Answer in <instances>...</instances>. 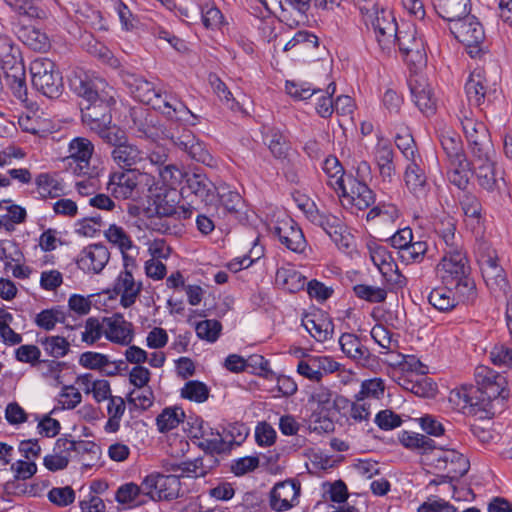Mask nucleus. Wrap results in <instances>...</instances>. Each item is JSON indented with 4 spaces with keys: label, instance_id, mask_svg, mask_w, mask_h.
Here are the masks:
<instances>
[{
    "label": "nucleus",
    "instance_id": "nucleus-1",
    "mask_svg": "<svg viewBox=\"0 0 512 512\" xmlns=\"http://www.w3.org/2000/svg\"><path fill=\"white\" fill-rule=\"evenodd\" d=\"M71 88L87 105L81 108L83 124L95 132L102 141L108 135L120 129L118 125H112V108L116 104L115 89L105 79L90 76L86 73L75 76L71 80Z\"/></svg>",
    "mask_w": 512,
    "mask_h": 512
},
{
    "label": "nucleus",
    "instance_id": "nucleus-2",
    "mask_svg": "<svg viewBox=\"0 0 512 512\" xmlns=\"http://www.w3.org/2000/svg\"><path fill=\"white\" fill-rule=\"evenodd\" d=\"M476 386H463L456 395L462 400V408L480 419H491L500 413L509 398L506 377L492 368L479 365L475 368Z\"/></svg>",
    "mask_w": 512,
    "mask_h": 512
},
{
    "label": "nucleus",
    "instance_id": "nucleus-3",
    "mask_svg": "<svg viewBox=\"0 0 512 512\" xmlns=\"http://www.w3.org/2000/svg\"><path fill=\"white\" fill-rule=\"evenodd\" d=\"M119 76L134 99L150 105L167 120L181 125L195 126L198 124V116L176 94L162 91L142 75L125 69H120Z\"/></svg>",
    "mask_w": 512,
    "mask_h": 512
},
{
    "label": "nucleus",
    "instance_id": "nucleus-4",
    "mask_svg": "<svg viewBox=\"0 0 512 512\" xmlns=\"http://www.w3.org/2000/svg\"><path fill=\"white\" fill-rule=\"evenodd\" d=\"M103 142L110 149L113 163L121 170L145 169L148 157L146 151L132 143L124 129L120 128L115 130V133H110Z\"/></svg>",
    "mask_w": 512,
    "mask_h": 512
},
{
    "label": "nucleus",
    "instance_id": "nucleus-5",
    "mask_svg": "<svg viewBox=\"0 0 512 512\" xmlns=\"http://www.w3.org/2000/svg\"><path fill=\"white\" fill-rule=\"evenodd\" d=\"M33 87L49 99L59 98L64 90L63 78L56 64L47 58H40L30 64Z\"/></svg>",
    "mask_w": 512,
    "mask_h": 512
},
{
    "label": "nucleus",
    "instance_id": "nucleus-6",
    "mask_svg": "<svg viewBox=\"0 0 512 512\" xmlns=\"http://www.w3.org/2000/svg\"><path fill=\"white\" fill-rule=\"evenodd\" d=\"M142 182H145L146 185H152L154 184V178L141 172L140 169L116 171L109 176L107 190L116 199H135L142 193L140 190Z\"/></svg>",
    "mask_w": 512,
    "mask_h": 512
},
{
    "label": "nucleus",
    "instance_id": "nucleus-7",
    "mask_svg": "<svg viewBox=\"0 0 512 512\" xmlns=\"http://www.w3.org/2000/svg\"><path fill=\"white\" fill-rule=\"evenodd\" d=\"M449 30L467 48L471 57H475L482 51L481 45L485 39L484 29L478 19L470 15V12L452 22Z\"/></svg>",
    "mask_w": 512,
    "mask_h": 512
},
{
    "label": "nucleus",
    "instance_id": "nucleus-8",
    "mask_svg": "<svg viewBox=\"0 0 512 512\" xmlns=\"http://www.w3.org/2000/svg\"><path fill=\"white\" fill-rule=\"evenodd\" d=\"M465 93L471 105L485 110L498 97L496 83H490L482 68L474 69L465 83Z\"/></svg>",
    "mask_w": 512,
    "mask_h": 512
},
{
    "label": "nucleus",
    "instance_id": "nucleus-9",
    "mask_svg": "<svg viewBox=\"0 0 512 512\" xmlns=\"http://www.w3.org/2000/svg\"><path fill=\"white\" fill-rule=\"evenodd\" d=\"M181 481L179 476L152 472L144 477V496L153 501H171L180 496Z\"/></svg>",
    "mask_w": 512,
    "mask_h": 512
},
{
    "label": "nucleus",
    "instance_id": "nucleus-10",
    "mask_svg": "<svg viewBox=\"0 0 512 512\" xmlns=\"http://www.w3.org/2000/svg\"><path fill=\"white\" fill-rule=\"evenodd\" d=\"M461 125L474 160H487L488 155H495L489 131L483 122L465 117Z\"/></svg>",
    "mask_w": 512,
    "mask_h": 512
},
{
    "label": "nucleus",
    "instance_id": "nucleus-11",
    "mask_svg": "<svg viewBox=\"0 0 512 512\" xmlns=\"http://www.w3.org/2000/svg\"><path fill=\"white\" fill-rule=\"evenodd\" d=\"M182 190H187L208 210L215 208V203L219 200V188L204 173L186 174V185Z\"/></svg>",
    "mask_w": 512,
    "mask_h": 512
},
{
    "label": "nucleus",
    "instance_id": "nucleus-12",
    "mask_svg": "<svg viewBox=\"0 0 512 512\" xmlns=\"http://www.w3.org/2000/svg\"><path fill=\"white\" fill-rule=\"evenodd\" d=\"M394 39L407 63L414 66H421L426 63L425 44L423 39L417 35L415 28L400 30V33Z\"/></svg>",
    "mask_w": 512,
    "mask_h": 512
},
{
    "label": "nucleus",
    "instance_id": "nucleus-13",
    "mask_svg": "<svg viewBox=\"0 0 512 512\" xmlns=\"http://www.w3.org/2000/svg\"><path fill=\"white\" fill-rule=\"evenodd\" d=\"M301 484L298 480L287 479L274 485L269 493V505L272 510L283 512L299 503Z\"/></svg>",
    "mask_w": 512,
    "mask_h": 512
},
{
    "label": "nucleus",
    "instance_id": "nucleus-14",
    "mask_svg": "<svg viewBox=\"0 0 512 512\" xmlns=\"http://www.w3.org/2000/svg\"><path fill=\"white\" fill-rule=\"evenodd\" d=\"M437 268L441 272V278L446 285H453V280L471 274V267L465 250L443 254Z\"/></svg>",
    "mask_w": 512,
    "mask_h": 512
},
{
    "label": "nucleus",
    "instance_id": "nucleus-15",
    "mask_svg": "<svg viewBox=\"0 0 512 512\" xmlns=\"http://www.w3.org/2000/svg\"><path fill=\"white\" fill-rule=\"evenodd\" d=\"M270 231L287 249L296 253L304 251L306 247L304 234L292 218L286 217L278 220L270 228Z\"/></svg>",
    "mask_w": 512,
    "mask_h": 512
},
{
    "label": "nucleus",
    "instance_id": "nucleus-16",
    "mask_svg": "<svg viewBox=\"0 0 512 512\" xmlns=\"http://www.w3.org/2000/svg\"><path fill=\"white\" fill-rule=\"evenodd\" d=\"M110 259L108 248L101 244H90L85 247L76 259V264L85 273H100Z\"/></svg>",
    "mask_w": 512,
    "mask_h": 512
},
{
    "label": "nucleus",
    "instance_id": "nucleus-17",
    "mask_svg": "<svg viewBox=\"0 0 512 512\" xmlns=\"http://www.w3.org/2000/svg\"><path fill=\"white\" fill-rule=\"evenodd\" d=\"M104 335L112 343L127 346L134 339L133 324L127 321L123 314L114 313L111 317H104Z\"/></svg>",
    "mask_w": 512,
    "mask_h": 512
},
{
    "label": "nucleus",
    "instance_id": "nucleus-18",
    "mask_svg": "<svg viewBox=\"0 0 512 512\" xmlns=\"http://www.w3.org/2000/svg\"><path fill=\"white\" fill-rule=\"evenodd\" d=\"M376 40L382 51H390L392 45L395 44V37L400 33L397 23L390 12L382 9L376 13L375 19L372 21Z\"/></svg>",
    "mask_w": 512,
    "mask_h": 512
},
{
    "label": "nucleus",
    "instance_id": "nucleus-19",
    "mask_svg": "<svg viewBox=\"0 0 512 512\" xmlns=\"http://www.w3.org/2000/svg\"><path fill=\"white\" fill-rule=\"evenodd\" d=\"M495 155H488L487 160H474V174L478 185L487 192L499 190V181L503 176L496 167Z\"/></svg>",
    "mask_w": 512,
    "mask_h": 512
},
{
    "label": "nucleus",
    "instance_id": "nucleus-20",
    "mask_svg": "<svg viewBox=\"0 0 512 512\" xmlns=\"http://www.w3.org/2000/svg\"><path fill=\"white\" fill-rule=\"evenodd\" d=\"M70 158L75 162L73 172L79 176L89 174L94 145L86 138H74L69 145Z\"/></svg>",
    "mask_w": 512,
    "mask_h": 512
},
{
    "label": "nucleus",
    "instance_id": "nucleus-21",
    "mask_svg": "<svg viewBox=\"0 0 512 512\" xmlns=\"http://www.w3.org/2000/svg\"><path fill=\"white\" fill-rule=\"evenodd\" d=\"M141 291L142 283H136L133 273H130L129 271H121L115 279L113 292L117 295H121L120 304L124 308L131 307L135 303Z\"/></svg>",
    "mask_w": 512,
    "mask_h": 512
},
{
    "label": "nucleus",
    "instance_id": "nucleus-22",
    "mask_svg": "<svg viewBox=\"0 0 512 512\" xmlns=\"http://www.w3.org/2000/svg\"><path fill=\"white\" fill-rule=\"evenodd\" d=\"M421 164V157L410 160L404 173L405 184L416 197L425 196L429 189L427 176Z\"/></svg>",
    "mask_w": 512,
    "mask_h": 512
},
{
    "label": "nucleus",
    "instance_id": "nucleus-23",
    "mask_svg": "<svg viewBox=\"0 0 512 512\" xmlns=\"http://www.w3.org/2000/svg\"><path fill=\"white\" fill-rule=\"evenodd\" d=\"M310 401L317 404L313 412H332L345 409L349 405V400L343 396L335 394L327 387L320 386L316 388L310 396Z\"/></svg>",
    "mask_w": 512,
    "mask_h": 512
},
{
    "label": "nucleus",
    "instance_id": "nucleus-24",
    "mask_svg": "<svg viewBox=\"0 0 512 512\" xmlns=\"http://www.w3.org/2000/svg\"><path fill=\"white\" fill-rule=\"evenodd\" d=\"M409 87L413 102L418 109L426 116L434 115L436 112V98L433 90L425 81L411 80Z\"/></svg>",
    "mask_w": 512,
    "mask_h": 512
},
{
    "label": "nucleus",
    "instance_id": "nucleus-25",
    "mask_svg": "<svg viewBox=\"0 0 512 512\" xmlns=\"http://www.w3.org/2000/svg\"><path fill=\"white\" fill-rule=\"evenodd\" d=\"M447 164V176L450 183L461 190H465L469 184L471 175L474 174V160L470 161L465 155Z\"/></svg>",
    "mask_w": 512,
    "mask_h": 512
},
{
    "label": "nucleus",
    "instance_id": "nucleus-26",
    "mask_svg": "<svg viewBox=\"0 0 512 512\" xmlns=\"http://www.w3.org/2000/svg\"><path fill=\"white\" fill-rule=\"evenodd\" d=\"M341 350L349 358L355 360L362 366H368L371 361V353L369 349L362 344L359 337L351 333H344L339 339Z\"/></svg>",
    "mask_w": 512,
    "mask_h": 512
},
{
    "label": "nucleus",
    "instance_id": "nucleus-27",
    "mask_svg": "<svg viewBox=\"0 0 512 512\" xmlns=\"http://www.w3.org/2000/svg\"><path fill=\"white\" fill-rule=\"evenodd\" d=\"M302 326L318 342L330 339L334 331L332 320L323 314L305 315Z\"/></svg>",
    "mask_w": 512,
    "mask_h": 512
},
{
    "label": "nucleus",
    "instance_id": "nucleus-28",
    "mask_svg": "<svg viewBox=\"0 0 512 512\" xmlns=\"http://www.w3.org/2000/svg\"><path fill=\"white\" fill-rule=\"evenodd\" d=\"M470 0H432V5L439 17L450 24L470 12Z\"/></svg>",
    "mask_w": 512,
    "mask_h": 512
},
{
    "label": "nucleus",
    "instance_id": "nucleus-29",
    "mask_svg": "<svg viewBox=\"0 0 512 512\" xmlns=\"http://www.w3.org/2000/svg\"><path fill=\"white\" fill-rule=\"evenodd\" d=\"M277 285L289 293H296L306 286V277L293 265L283 266L277 269L275 277Z\"/></svg>",
    "mask_w": 512,
    "mask_h": 512
},
{
    "label": "nucleus",
    "instance_id": "nucleus-30",
    "mask_svg": "<svg viewBox=\"0 0 512 512\" xmlns=\"http://www.w3.org/2000/svg\"><path fill=\"white\" fill-rule=\"evenodd\" d=\"M349 183V191L344 197L350 196L353 204L360 210L369 208L375 202V194L372 189L369 188L367 183L358 182L353 179L352 176L347 177Z\"/></svg>",
    "mask_w": 512,
    "mask_h": 512
},
{
    "label": "nucleus",
    "instance_id": "nucleus-31",
    "mask_svg": "<svg viewBox=\"0 0 512 512\" xmlns=\"http://www.w3.org/2000/svg\"><path fill=\"white\" fill-rule=\"evenodd\" d=\"M318 48L319 38L312 32L300 30L285 44L283 50L287 52L296 49L298 54L308 53V57L313 58V52Z\"/></svg>",
    "mask_w": 512,
    "mask_h": 512
},
{
    "label": "nucleus",
    "instance_id": "nucleus-32",
    "mask_svg": "<svg viewBox=\"0 0 512 512\" xmlns=\"http://www.w3.org/2000/svg\"><path fill=\"white\" fill-rule=\"evenodd\" d=\"M35 184L41 199H55L65 194L63 181L55 175L40 173L35 179Z\"/></svg>",
    "mask_w": 512,
    "mask_h": 512
},
{
    "label": "nucleus",
    "instance_id": "nucleus-33",
    "mask_svg": "<svg viewBox=\"0 0 512 512\" xmlns=\"http://www.w3.org/2000/svg\"><path fill=\"white\" fill-rule=\"evenodd\" d=\"M399 442L407 449L419 454H427L437 449L436 442L426 435L402 431L398 436Z\"/></svg>",
    "mask_w": 512,
    "mask_h": 512
},
{
    "label": "nucleus",
    "instance_id": "nucleus-34",
    "mask_svg": "<svg viewBox=\"0 0 512 512\" xmlns=\"http://www.w3.org/2000/svg\"><path fill=\"white\" fill-rule=\"evenodd\" d=\"M323 170L329 178L328 185L345 196L347 194V179L344 178V169L339 160L335 156H328L324 160Z\"/></svg>",
    "mask_w": 512,
    "mask_h": 512
},
{
    "label": "nucleus",
    "instance_id": "nucleus-35",
    "mask_svg": "<svg viewBox=\"0 0 512 512\" xmlns=\"http://www.w3.org/2000/svg\"><path fill=\"white\" fill-rule=\"evenodd\" d=\"M438 138L446 155L447 163L466 155L461 137L456 132L452 130L441 131Z\"/></svg>",
    "mask_w": 512,
    "mask_h": 512
},
{
    "label": "nucleus",
    "instance_id": "nucleus-36",
    "mask_svg": "<svg viewBox=\"0 0 512 512\" xmlns=\"http://www.w3.org/2000/svg\"><path fill=\"white\" fill-rule=\"evenodd\" d=\"M340 248L350 247V235L345 233V225L342 220L332 214H327L321 227Z\"/></svg>",
    "mask_w": 512,
    "mask_h": 512
},
{
    "label": "nucleus",
    "instance_id": "nucleus-37",
    "mask_svg": "<svg viewBox=\"0 0 512 512\" xmlns=\"http://www.w3.org/2000/svg\"><path fill=\"white\" fill-rule=\"evenodd\" d=\"M218 197L219 200L216 201L215 208H212V210H217L219 207H222L225 212L238 218L243 208L241 195L227 187H220Z\"/></svg>",
    "mask_w": 512,
    "mask_h": 512
},
{
    "label": "nucleus",
    "instance_id": "nucleus-38",
    "mask_svg": "<svg viewBox=\"0 0 512 512\" xmlns=\"http://www.w3.org/2000/svg\"><path fill=\"white\" fill-rule=\"evenodd\" d=\"M429 303L440 312H447L458 305L453 289L445 287L435 288L428 295Z\"/></svg>",
    "mask_w": 512,
    "mask_h": 512
},
{
    "label": "nucleus",
    "instance_id": "nucleus-39",
    "mask_svg": "<svg viewBox=\"0 0 512 512\" xmlns=\"http://www.w3.org/2000/svg\"><path fill=\"white\" fill-rule=\"evenodd\" d=\"M453 293L456 297V300L459 303L463 304H471L477 298V289L474 279L471 277V274L462 277L461 279L453 280Z\"/></svg>",
    "mask_w": 512,
    "mask_h": 512
},
{
    "label": "nucleus",
    "instance_id": "nucleus-40",
    "mask_svg": "<svg viewBox=\"0 0 512 512\" xmlns=\"http://www.w3.org/2000/svg\"><path fill=\"white\" fill-rule=\"evenodd\" d=\"M483 278L488 285H495L499 290L506 293L509 283L504 269L498 264V260L490 261L480 265Z\"/></svg>",
    "mask_w": 512,
    "mask_h": 512
},
{
    "label": "nucleus",
    "instance_id": "nucleus-41",
    "mask_svg": "<svg viewBox=\"0 0 512 512\" xmlns=\"http://www.w3.org/2000/svg\"><path fill=\"white\" fill-rule=\"evenodd\" d=\"M141 496H144L143 481L140 485L129 482L117 489L115 499L120 504H134L138 506L146 503V500L139 499Z\"/></svg>",
    "mask_w": 512,
    "mask_h": 512
},
{
    "label": "nucleus",
    "instance_id": "nucleus-42",
    "mask_svg": "<svg viewBox=\"0 0 512 512\" xmlns=\"http://www.w3.org/2000/svg\"><path fill=\"white\" fill-rule=\"evenodd\" d=\"M47 355L59 359L66 356L70 351V342L64 336H46L39 340Z\"/></svg>",
    "mask_w": 512,
    "mask_h": 512
},
{
    "label": "nucleus",
    "instance_id": "nucleus-43",
    "mask_svg": "<svg viewBox=\"0 0 512 512\" xmlns=\"http://www.w3.org/2000/svg\"><path fill=\"white\" fill-rule=\"evenodd\" d=\"M370 257L373 264L379 269V271L387 276L390 272L397 270V264L394 261L390 251L385 246L376 245L370 248Z\"/></svg>",
    "mask_w": 512,
    "mask_h": 512
},
{
    "label": "nucleus",
    "instance_id": "nucleus-44",
    "mask_svg": "<svg viewBox=\"0 0 512 512\" xmlns=\"http://www.w3.org/2000/svg\"><path fill=\"white\" fill-rule=\"evenodd\" d=\"M185 413L179 407H167L156 418L159 432L166 433L176 428L183 421Z\"/></svg>",
    "mask_w": 512,
    "mask_h": 512
},
{
    "label": "nucleus",
    "instance_id": "nucleus-45",
    "mask_svg": "<svg viewBox=\"0 0 512 512\" xmlns=\"http://www.w3.org/2000/svg\"><path fill=\"white\" fill-rule=\"evenodd\" d=\"M193 210L194 208L191 205L187 207L184 205L176 206L164 200L157 203L155 208L157 215L170 218L174 222L189 219L193 214Z\"/></svg>",
    "mask_w": 512,
    "mask_h": 512
},
{
    "label": "nucleus",
    "instance_id": "nucleus-46",
    "mask_svg": "<svg viewBox=\"0 0 512 512\" xmlns=\"http://www.w3.org/2000/svg\"><path fill=\"white\" fill-rule=\"evenodd\" d=\"M210 464H205L203 458H196L193 461H183L181 462V472L179 474H175L181 477H205L209 470L217 463V459H213L211 456Z\"/></svg>",
    "mask_w": 512,
    "mask_h": 512
},
{
    "label": "nucleus",
    "instance_id": "nucleus-47",
    "mask_svg": "<svg viewBox=\"0 0 512 512\" xmlns=\"http://www.w3.org/2000/svg\"><path fill=\"white\" fill-rule=\"evenodd\" d=\"M336 91L335 82H331L327 85L325 90L317 97L316 112L322 118H329L335 111L333 95Z\"/></svg>",
    "mask_w": 512,
    "mask_h": 512
},
{
    "label": "nucleus",
    "instance_id": "nucleus-48",
    "mask_svg": "<svg viewBox=\"0 0 512 512\" xmlns=\"http://www.w3.org/2000/svg\"><path fill=\"white\" fill-rule=\"evenodd\" d=\"M428 250L426 241H412L401 252H398L399 258L405 264L420 263L423 261Z\"/></svg>",
    "mask_w": 512,
    "mask_h": 512
},
{
    "label": "nucleus",
    "instance_id": "nucleus-49",
    "mask_svg": "<svg viewBox=\"0 0 512 512\" xmlns=\"http://www.w3.org/2000/svg\"><path fill=\"white\" fill-rule=\"evenodd\" d=\"M378 217L385 222L393 223L400 217V211L393 203L379 202L369 210L366 215V220L371 221Z\"/></svg>",
    "mask_w": 512,
    "mask_h": 512
},
{
    "label": "nucleus",
    "instance_id": "nucleus-50",
    "mask_svg": "<svg viewBox=\"0 0 512 512\" xmlns=\"http://www.w3.org/2000/svg\"><path fill=\"white\" fill-rule=\"evenodd\" d=\"M181 397L190 401L202 403L209 397V388L203 382L190 380L181 389Z\"/></svg>",
    "mask_w": 512,
    "mask_h": 512
},
{
    "label": "nucleus",
    "instance_id": "nucleus-51",
    "mask_svg": "<svg viewBox=\"0 0 512 512\" xmlns=\"http://www.w3.org/2000/svg\"><path fill=\"white\" fill-rule=\"evenodd\" d=\"M105 237L110 243L116 245L121 252H125L134 248L131 237L122 227L115 224L110 225L109 228L105 231Z\"/></svg>",
    "mask_w": 512,
    "mask_h": 512
},
{
    "label": "nucleus",
    "instance_id": "nucleus-52",
    "mask_svg": "<svg viewBox=\"0 0 512 512\" xmlns=\"http://www.w3.org/2000/svg\"><path fill=\"white\" fill-rule=\"evenodd\" d=\"M4 2L16 14L28 19L39 18L43 12L34 0H4Z\"/></svg>",
    "mask_w": 512,
    "mask_h": 512
},
{
    "label": "nucleus",
    "instance_id": "nucleus-53",
    "mask_svg": "<svg viewBox=\"0 0 512 512\" xmlns=\"http://www.w3.org/2000/svg\"><path fill=\"white\" fill-rule=\"evenodd\" d=\"M195 330L200 339L213 343L219 338L222 324L218 320L207 319L198 322Z\"/></svg>",
    "mask_w": 512,
    "mask_h": 512
},
{
    "label": "nucleus",
    "instance_id": "nucleus-54",
    "mask_svg": "<svg viewBox=\"0 0 512 512\" xmlns=\"http://www.w3.org/2000/svg\"><path fill=\"white\" fill-rule=\"evenodd\" d=\"M384 390L385 386L381 379H369L361 384V389L355 395V398L358 401H366L367 398L379 399L383 396Z\"/></svg>",
    "mask_w": 512,
    "mask_h": 512
},
{
    "label": "nucleus",
    "instance_id": "nucleus-55",
    "mask_svg": "<svg viewBox=\"0 0 512 512\" xmlns=\"http://www.w3.org/2000/svg\"><path fill=\"white\" fill-rule=\"evenodd\" d=\"M355 295L371 303H381L385 301L387 292L383 288L373 287L365 284H357L353 287Z\"/></svg>",
    "mask_w": 512,
    "mask_h": 512
},
{
    "label": "nucleus",
    "instance_id": "nucleus-56",
    "mask_svg": "<svg viewBox=\"0 0 512 512\" xmlns=\"http://www.w3.org/2000/svg\"><path fill=\"white\" fill-rule=\"evenodd\" d=\"M460 206L467 218L475 221L477 224L480 223L482 219V204L476 196L472 194L464 195L460 201Z\"/></svg>",
    "mask_w": 512,
    "mask_h": 512
},
{
    "label": "nucleus",
    "instance_id": "nucleus-57",
    "mask_svg": "<svg viewBox=\"0 0 512 512\" xmlns=\"http://www.w3.org/2000/svg\"><path fill=\"white\" fill-rule=\"evenodd\" d=\"M474 253L480 265L498 260L497 252L491 243L484 237H477L474 245Z\"/></svg>",
    "mask_w": 512,
    "mask_h": 512
},
{
    "label": "nucleus",
    "instance_id": "nucleus-58",
    "mask_svg": "<svg viewBox=\"0 0 512 512\" xmlns=\"http://www.w3.org/2000/svg\"><path fill=\"white\" fill-rule=\"evenodd\" d=\"M268 148L277 159L286 158L289 150V145L285 136L276 130H271L267 136Z\"/></svg>",
    "mask_w": 512,
    "mask_h": 512
},
{
    "label": "nucleus",
    "instance_id": "nucleus-59",
    "mask_svg": "<svg viewBox=\"0 0 512 512\" xmlns=\"http://www.w3.org/2000/svg\"><path fill=\"white\" fill-rule=\"evenodd\" d=\"M209 79L211 86L219 97L220 101L224 103L229 109L235 110L238 107V103L235 101V98L233 97L226 84L215 74L210 75Z\"/></svg>",
    "mask_w": 512,
    "mask_h": 512
},
{
    "label": "nucleus",
    "instance_id": "nucleus-60",
    "mask_svg": "<svg viewBox=\"0 0 512 512\" xmlns=\"http://www.w3.org/2000/svg\"><path fill=\"white\" fill-rule=\"evenodd\" d=\"M309 428L311 431L317 433L333 432L335 429V424L331 418V412H313L310 416Z\"/></svg>",
    "mask_w": 512,
    "mask_h": 512
},
{
    "label": "nucleus",
    "instance_id": "nucleus-61",
    "mask_svg": "<svg viewBox=\"0 0 512 512\" xmlns=\"http://www.w3.org/2000/svg\"><path fill=\"white\" fill-rule=\"evenodd\" d=\"M22 38L23 43L34 51H45L49 48L47 36L35 28L25 30Z\"/></svg>",
    "mask_w": 512,
    "mask_h": 512
},
{
    "label": "nucleus",
    "instance_id": "nucleus-62",
    "mask_svg": "<svg viewBox=\"0 0 512 512\" xmlns=\"http://www.w3.org/2000/svg\"><path fill=\"white\" fill-rule=\"evenodd\" d=\"M409 383L411 387H407V389L420 397H433L437 391L436 383L425 375H420L419 379L410 381Z\"/></svg>",
    "mask_w": 512,
    "mask_h": 512
},
{
    "label": "nucleus",
    "instance_id": "nucleus-63",
    "mask_svg": "<svg viewBox=\"0 0 512 512\" xmlns=\"http://www.w3.org/2000/svg\"><path fill=\"white\" fill-rule=\"evenodd\" d=\"M48 499L58 507H66L75 501V491L70 486L54 487L48 492Z\"/></svg>",
    "mask_w": 512,
    "mask_h": 512
},
{
    "label": "nucleus",
    "instance_id": "nucleus-64",
    "mask_svg": "<svg viewBox=\"0 0 512 512\" xmlns=\"http://www.w3.org/2000/svg\"><path fill=\"white\" fill-rule=\"evenodd\" d=\"M490 359L494 365L512 368V347L496 344L490 351Z\"/></svg>",
    "mask_w": 512,
    "mask_h": 512
}]
</instances>
